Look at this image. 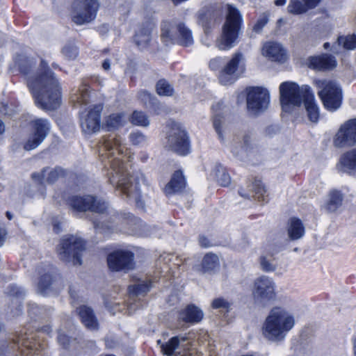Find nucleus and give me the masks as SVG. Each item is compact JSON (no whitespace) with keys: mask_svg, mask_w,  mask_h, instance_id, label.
<instances>
[{"mask_svg":"<svg viewBox=\"0 0 356 356\" xmlns=\"http://www.w3.org/2000/svg\"><path fill=\"white\" fill-rule=\"evenodd\" d=\"M15 62L19 71L27 76V86L35 104L44 110L58 108L61 102L60 87L47 63L42 59L37 71L31 73V69L35 65L32 58L19 55Z\"/></svg>","mask_w":356,"mask_h":356,"instance_id":"f257e3e1","label":"nucleus"},{"mask_svg":"<svg viewBox=\"0 0 356 356\" xmlns=\"http://www.w3.org/2000/svg\"><path fill=\"white\" fill-rule=\"evenodd\" d=\"M111 172L109 175V182L115 186L117 189L127 197L135 200L136 204L142 209L145 207V203L140 200V188L147 185L144 175L137 172L130 175L127 167L124 165L121 158L115 157L109 161Z\"/></svg>","mask_w":356,"mask_h":356,"instance_id":"f03ea898","label":"nucleus"},{"mask_svg":"<svg viewBox=\"0 0 356 356\" xmlns=\"http://www.w3.org/2000/svg\"><path fill=\"white\" fill-rule=\"evenodd\" d=\"M296 324L294 315L283 307H273L262 325V334L273 342L283 341Z\"/></svg>","mask_w":356,"mask_h":356,"instance_id":"7ed1b4c3","label":"nucleus"},{"mask_svg":"<svg viewBox=\"0 0 356 356\" xmlns=\"http://www.w3.org/2000/svg\"><path fill=\"white\" fill-rule=\"evenodd\" d=\"M227 10L222 34L216 40V47L220 50L229 49L234 46L241 23V16L236 8L229 5Z\"/></svg>","mask_w":356,"mask_h":356,"instance_id":"20e7f679","label":"nucleus"},{"mask_svg":"<svg viewBox=\"0 0 356 356\" xmlns=\"http://www.w3.org/2000/svg\"><path fill=\"white\" fill-rule=\"evenodd\" d=\"M314 83L318 89V95L327 110L334 111L341 106L342 90L337 83L328 79H318Z\"/></svg>","mask_w":356,"mask_h":356,"instance_id":"39448f33","label":"nucleus"},{"mask_svg":"<svg viewBox=\"0 0 356 356\" xmlns=\"http://www.w3.org/2000/svg\"><path fill=\"white\" fill-rule=\"evenodd\" d=\"M311 90L307 85L300 87L293 82L282 83L280 86V93L283 110L289 111L292 106H300Z\"/></svg>","mask_w":356,"mask_h":356,"instance_id":"423d86ee","label":"nucleus"},{"mask_svg":"<svg viewBox=\"0 0 356 356\" xmlns=\"http://www.w3.org/2000/svg\"><path fill=\"white\" fill-rule=\"evenodd\" d=\"M252 296L256 305L261 307L267 306L277 298L275 282L267 276L258 277L254 282Z\"/></svg>","mask_w":356,"mask_h":356,"instance_id":"0eeeda50","label":"nucleus"},{"mask_svg":"<svg viewBox=\"0 0 356 356\" xmlns=\"http://www.w3.org/2000/svg\"><path fill=\"white\" fill-rule=\"evenodd\" d=\"M85 250V243L82 239L74 236H70L62 239L58 252L60 259L73 265L82 264L81 255Z\"/></svg>","mask_w":356,"mask_h":356,"instance_id":"6e6552de","label":"nucleus"},{"mask_svg":"<svg viewBox=\"0 0 356 356\" xmlns=\"http://www.w3.org/2000/svg\"><path fill=\"white\" fill-rule=\"evenodd\" d=\"M245 71V58L242 53L236 52L224 66L219 74L221 84L228 86L234 83Z\"/></svg>","mask_w":356,"mask_h":356,"instance_id":"1a4fd4ad","label":"nucleus"},{"mask_svg":"<svg viewBox=\"0 0 356 356\" xmlns=\"http://www.w3.org/2000/svg\"><path fill=\"white\" fill-rule=\"evenodd\" d=\"M97 8L96 0H74L72 5V20L77 25L88 24L95 18Z\"/></svg>","mask_w":356,"mask_h":356,"instance_id":"9d476101","label":"nucleus"},{"mask_svg":"<svg viewBox=\"0 0 356 356\" xmlns=\"http://www.w3.org/2000/svg\"><path fill=\"white\" fill-rule=\"evenodd\" d=\"M69 204L76 211H86L104 213L107 209L106 202L102 198L94 195H74L70 197Z\"/></svg>","mask_w":356,"mask_h":356,"instance_id":"9b49d317","label":"nucleus"},{"mask_svg":"<svg viewBox=\"0 0 356 356\" xmlns=\"http://www.w3.org/2000/svg\"><path fill=\"white\" fill-rule=\"evenodd\" d=\"M247 109L251 115L265 111L269 105L270 97L267 90L261 87L247 88Z\"/></svg>","mask_w":356,"mask_h":356,"instance_id":"f8f14e48","label":"nucleus"},{"mask_svg":"<svg viewBox=\"0 0 356 356\" xmlns=\"http://www.w3.org/2000/svg\"><path fill=\"white\" fill-rule=\"evenodd\" d=\"M161 31L163 38L175 40L180 45L189 47L193 44L192 32L183 22L177 23L175 27L169 23H165Z\"/></svg>","mask_w":356,"mask_h":356,"instance_id":"ddd939ff","label":"nucleus"},{"mask_svg":"<svg viewBox=\"0 0 356 356\" xmlns=\"http://www.w3.org/2000/svg\"><path fill=\"white\" fill-rule=\"evenodd\" d=\"M102 109V104H95L87 112L81 114L80 124L84 134H92L99 130Z\"/></svg>","mask_w":356,"mask_h":356,"instance_id":"4468645a","label":"nucleus"},{"mask_svg":"<svg viewBox=\"0 0 356 356\" xmlns=\"http://www.w3.org/2000/svg\"><path fill=\"white\" fill-rule=\"evenodd\" d=\"M167 145L180 155H186L189 151L186 133L177 125H174L168 132Z\"/></svg>","mask_w":356,"mask_h":356,"instance_id":"2eb2a0df","label":"nucleus"},{"mask_svg":"<svg viewBox=\"0 0 356 356\" xmlns=\"http://www.w3.org/2000/svg\"><path fill=\"white\" fill-rule=\"evenodd\" d=\"M134 254L130 251L117 250L107 257L108 268L113 271H128L134 268Z\"/></svg>","mask_w":356,"mask_h":356,"instance_id":"dca6fc26","label":"nucleus"},{"mask_svg":"<svg viewBox=\"0 0 356 356\" xmlns=\"http://www.w3.org/2000/svg\"><path fill=\"white\" fill-rule=\"evenodd\" d=\"M33 134L24 145L27 151L35 149L42 143L49 131L50 124L47 120L39 118L33 121Z\"/></svg>","mask_w":356,"mask_h":356,"instance_id":"f3484780","label":"nucleus"},{"mask_svg":"<svg viewBox=\"0 0 356 356\" xmlns=\"http://www.w3.org/2000/svg\"><path fill=\"white\" fill-rule=\"evenodd\" d=\"M334 144L337 147L356 144V119L348 120L340 127L334 139Z\"/></svg>","mask_w":356,"mask_h":356,"instance_id":"a211bd4d","label":"nucleus"},{"mask_svg":"<svg viewBox=\"0 0 356 356\" xmlns=\"http://www.w3.org/2000/svg\"><path fill=\"white\" fill-rule=\"evenodd\" d=\"M21 346L25 349H22L21 353L23 355L28 356V353L26 351H33L38 350V346H40L38 342H36L34 339V337L32 334H28L26 332L20 333L15 337L11 339V341L9 346H7L6 351L9 352L12 349H21Z\"/></svg>","mask_w":356,"mask_h":356,"instance_id":"6ab92c4d","label":"nucleus"},{"mask_svg":"<svg viewBox=\"0 0 356 356\" xmlns=\"http://www.w3.org/2000/svg\"><path fill=\"white\" fill-rule=\"evenodd\" d=\"M241 196L251 199L254 198L258 201L268 202L267 191L261 180L254 179V181L248 186V191L241 188L239 191Z\"/></svg>","mask_w":356,"mask_h":356,"instance_id":"aec40b11","label":"nucleus"},{"mask_svg":"<svg viewBox=\"0 0 356 356\" xmlns=\"http://www.w3.org/2000/svg\"><path fill=\"white\" fill-rule=\"evenodd\" d=\"M309 67L316 70H331L337 66L335 58L330 54H322L309 58Z\"/></svg>","mask_w":356,"mask_h":356,"instance_id":"412c9836","label":"nucleus"},{"mask_svg":"<svg viewBox=\"0 0 356 356\" xmlns=\"http://www.w3.org/2000/svg\"><path fill=\"white\" fill-rule=\"evenodd\" d=\"M263 54L273 61L283 63L286 59L285 49L277 42H269L263 47Z\"/></svg>","mask_w":356,"mask_h":356,"instance_id":"4be33fe9","label":"nucleus"},{"mask_svg":"<svg viewBox=\"0 0 356 356\" xmlns=\"http://www.w3.org/2000/svg\"><path fill=\"white\" fill-rule=\"evenodd\" d=\"M100 143L102 147L106 151L109 152V154L112 156L115 155V151L118 152L119 155H121L126 150L125 147L122 143L121 138L115 134L104 136Z\"/></svg>","mask_w":356,"mask_h":356,"instance_id":"5701e85b","label":"nucleus"},{"mask_svg":"<svg viewBox=\"0 0 356 356\" xmlns=\"http://www.w3.org/2000/svg\"><path fill=\"white\" fill-rule=\"evenodd\" d=\"M220 262L218 257L213 253H207L203 257L202 264L193 267L194 270L200 273H214L218 269Z\"/></svg>","mask_w":356,"mask_h":356,"instance_id":"b1692460","label":"nucleus"},{"mask_svg":"<svg viewBox=\"0 0 356 356\" xmlns=\"http://www.w3.org/2000/svg\"><path fill=\"white\" fill-rule=\"evenodd\" d=\"M286 231L288 237L291 241L298 240L305 234L303 224L300 219L296 218H291L289 220Z\"/></svg>","mask_w":356,"mask_h":356,"instance_id":"393cba45","label":"nucleus"},{"mask_svg":"<svg viewBox=\"0 0 356 356\" xmlns=\"http://www.w3.org/2000/svg\"><path fill=\"white\" fill-rule=\"evenodd\" d=\"M320 0H291L288 6V10L291 13L301 14L308 9L318 6Z\"/></svg>","mask_w":356,"mask_h":356,"instance_id":"a878e982","label":"nucleus"},{"mask_svg":"<svg viewBox=\"0 0 356 356\" xmlns=\"http://www.w3.org/2000/svg\"><path fill=\"white\" fill-rule=\"evenodd\" d=\"M78 313L83 324L90 330H97L98 322L91 308L85 305L78 309Z\"/></svg>","mask_w":356,"mask_h":356,"instance_id":"bb28decb","label":"nucleus"},{"mask_svg":"<svg viewBox=\"0 0 356 356\" xmlns=\"http://www.w3.org/2000/svg\"><path fill=\"white\" fill-rule=\"evenodd\" d=\"M202 317V312L194 305H188L179 315V319L186 323H198Z\"/></svg>","mask_w":356,"mask_h":356,"instance_id":"cd10ccee","label":"nucleus"},{"mask_svg":"<svg viewBox=\"0 0 356 356\" xmlns=\"http://www.w3.org/2000/svg\"><path fill=\"white\" fill-rule=\"evenodd\" d=\"M307 113L308 119L312 122H316L319 118V108L316 102L315 97L311 90L306 95L303 102Z\"/></svg>","mask_w":356,"mask_h":356,"instance_id":"c85d7f7f","label":"nucleus"},{"mask_svg":"<svg viewBox=\"0 0 356 356\" xmlns=\"http://www.w3.org/2000/svg\"><path fill=\"white\" fill-rule=\"evenodd\" d=\"M186 185V181L182 172L180 170L175 172L170 181L165 187L166 195H170L181 191Z\"/></svg>","mask_w":356,"mask_h":356,"instance_id":"c756f323","label":"nucleus"},{"mask_svg":"<svg viewBox=\"0 0 356 356\" xmlns=\"http://www.w3.org/2000/svg\"><path fill=\"white\" fill-rule=\"evenodd\" d=\"M71 101L77 105H87L90 101L89 86L83 83L77 89L72 91Z\"/></svg>","mask_w":356,"mask_h":356,"instance_id":"7c9ffc66","label":"nucleus"},{"mask_svg":"<svg viewBox=\"0 0 356 356\" xmlns=\"http://www.w3.org/2000/svg\"><path fill=\"white\" fill-rule=\"evenodd\" d=\"M340 162L345 172L356 175V149H351L343 154Z\"/></svg>","mask_w":356,"mask_h":356,"instance_id":"2f4dec72","label":"nucleus"},{"mask_svg":"<svg viewBox=\"0 0 356 356\" xmlns=\"http://www.w3.org/2000/svg\"><path fill=\"white\" fill-rule=\"evenodd\" d=\"M44 274L40 275L38 284V292L41 294H45L47 290L51 285L53 282L56 278V275L51 268H48L47 270H44Z\"/></svg>","mask_w":356,"mask_h":356,"instance_id":"473e14b6","label":"nucleus"},{"mask_svg":"<svg viewBox=\"0 0 356 356\" xmlns=\"http://www.w3.org/2000/svg\"><path fill=\"white\" fill-rule=\"evenodd\" d=\"M125 124L124 113H112L105 118V126L108 131L115 130Z\"/></svg>","mask_w":356,"mask_h":356,"instance_id":"72a5a7b5","label":"nucleus"},{"mask_svg":"<svg viewBox=\"0 0 356 356\" xmlns=\"http://www.w3.org/2000/svg\"><path fill=\"white\" fill-rule=\"evenodd\" d=\"M342 202V194L339 191H332L324 207L328 212H334L341 206Z\"/></svg>","mask_w":356,"mask_h":356,"instance_id":"f704fd0d","label":"nucleus"},{"mask_svg":"<svg viewBox=\"0 0 356 356\" xmlns=\"http://www.w3.org/2000/svg\"><path fill=\"white\" fill-rule=\"evenodd\" d=\"M211 175L222 186H228L231 183V177L226 170L220 164H216L212 171Z\"/></svg>","mask_w":356,"mask_h":356,"instance_id":"c9c22d12","label":"nucleus"},{"mask_svg":"<svg viewBox=\"0 0 356 356\" xmlns=\"http://www.w3.org/2000/svg\"><path fill=\"white\" fill-rule=\"evenodd\" d=\"M152 286L151 281L143 280L137 284L129 287V293L131 297L144 296Z\"/></svg>","mask_w":356,"mask_h":356,"instance_id":"e433bc0d","label":"nucleus"},{"mask_svg":"<svg viewBox=\"0 0 356 356\" xmlns=\"http://www.w3.org/2000/svg\"><path fill=\"white\" fill-rule=\"evenodd\" d=\"M212 122L213 127L215 129L218 138L223 142L225 140V133L226 129L224 117L220 113H216L213 115Z\"/></svg>","mask_w":356,"mask_h":356,"instance_id":"4c0bfd02","label":"nucleus"},{"mask_svg":"<svg viewBox=\"0 0 356 356\" xmlns=\"http://www.w3.org/2000/svg\"><path fill=\"white\" fill-rule=\"evenodd\" d=\"M151 40L150 30L147 28H142L135 35L134 41L136 45L140 48H145Z\"/></svg>","mask_w":356,"mask_h":356,"instance_id":"58836bf2","label":"nucleus"},{"mask_svg":"<svg viewBox=\"0 0 356 356\" xmlns=\"http://www.w3.org/2000/svg\"><path fill=\"white\" fill-rule=\"evenodd\" d=\"M156 92L161 96H172L174 93L173 87L165 79L159 80L156 86Z\"/></svg>","mask_w":356,"mask_h":356,"instance_id":"ea45409f","label":"nucleus"},{"mask_svg":"<svg viewBox=\"0 0 356 356\" xmlns=\"http://www.w3.org/2000/svg\"><path fill=\"white\" fill-rule=\"evenodd\" d=\"M261 269L265 272H273L276 269L277 264L275 258L271 255H266L260 257Z\"/></svg>","mask_w":356,"mask_h":356,"instance_id":"a19ab883","label":"nucleus"},{"mask_svg":"<svg viewBox=\"0 0 356 356\" xmlns=\"http://www.w3.org/2000/svg\"><path fill=\"white\" fill-rule=\"evenodd\" d=\"M337 42L346 49L353 50L356 48V36L355 35L340 36L338 38Z\"/></svg>","mask_w":356,"mask_h":356,"instance_id":"79ce46f5","label":"nucleus"},{"mask_svg":"<svg viewBox=\"0 0 356 356\" xmlns=\"http://www.w3.org/2000/svg\"><path fill=\"white\" fill-rule=\"evenodd\" d=\"M62 54L67 59L74 60L79 55V48L74 42H70L63 47Z\"/></svg>","mask_w":356,"mask_h":356,"instance_id":"37998d69","label":"nucleus"},{"mask_svg":"<svg viewBox=\"0 0 356 356\" xmlns=\"http://www.w3.org/2000/svg\"><path fill=\"white\" fill-rule=\"evenodd\" d=\"M63 175L64 170L61 168L56 167L51 169L49 168L46 175V182L48 184H54Z\"/></svg>","mask_w":356,"mask_h":356,"instance_id":"c03bdc74","label":"nucleus"},{"mask_svg":"<svg viewBox=\"0 0 356 356\" xmlns=\"http://www.w3.org/2000/svg\"><path fill=\"white\" fill-rule=\"evenodd\" d=\"M132 124L138 126L147 127L149 125V120L145 113L140 111H134L131 117Z\"/></svg>","mask_w":356,"mask_h":356,"instance_id":"a18cd8bd","label":"nucleus"},{"mask_svg":"<svg viewBox=\"0 0 356 356\" xmlns=\"http://www.w3.org/2000/svg\"><path fill=\"white\" fill-rule=\"evenodd\" d=\"M211 20V13L207 8H202L198 13V22L204 28L205 31Z\"/></svg>","mask_w":356,"mask_h":356,"instance_id":"49530a36","label":"nucleus"},{"mask_svg":"<svg viewBox=\"0 0 356 356\" xmlns=\"http://www.w3.org/2000/svg\"><path fill=\"white\" fill-rule=\"evenodd\" d=\"M138 97L147 106L151 107L156 104V99L146 90L140 91Z\"/></svg>","mask_w":356,"mask_h":356,"instance_id":"de8ad7c7","label":"nucleus"},{"mask_svg":"<svg viewBox=\"0 0 356 356\" xmlns=\"http://www.w3.org/2000/svg\"><path fill=\"white\" fill-rule=\"evenodd\" d=\"M211 307L213 309H221L227 312L230 307V303L222 298H218L212 301Z\"/></svg>","mask_w":356,"mask_h":356,"instance_id":"09e8293b","label":"nucleus"},{"mask_svg":"<svg viewBox=\"0 0 356 356\" xmlns=\"http://www.w3.org/2000/svg\"><path fill=\"white\" fill-rule=\"evenodd\" d=\"M268 22V16L264 13L257 19L256 24L253 26V31L256 33H260Z\"/></svg>","mask_w":356,"mask_h":356,"instance_id":"8fccbe9b","label":"nucleus"},{"mask_svg":"<svg viewBox=\"0 0 356 356\" xmlns=\"http://www.w3.org/2000/svg\"><path fill=\"white\" fill-rule=\"evenodd\" d=\"M130 141L134 145L143 144L145 140V136L140 132H134L129 135Z\"/></svg>","mask_w":356,"mask_h":356,"instance_id":"3c124183","label":"nucleus"},{"mask_svg":"<svg viewBox=\"0 0 356 356\" xmlns=\"http://www.w3.org/2000/svg\"><path fill=\"white\" fill-rule=\"evenodd\" d=\"M48 170L49 168H44L40 172L32 173V179L38 184H42L44 181H46V175Z\"/></svg>","mask_w":356,"mask_h":356,"instance_id":"603ef678","label":"nucleus"},{"mask_svg":"<svg viewBox=\"0 0 356 356\" xmlns=\"http://www.w3.org/2000/svg\"><path fill=\"white\" fill-rule=\"evenodd\" d=\"M10 296H14L16 298H20L24 296V292L17 286L11 285L8 288V292Z\"/></svg>","mask_w":356,"mask_h":356,"instance_id":"864d4df0","label":"nucleus"},{"mask_svg":"<svg viewBox=\"0 0 356 356\" xmlns=\"http://www.w3.org/2000/svg\"><path fill=\"white\" fill-rule=\"evenodd\" d=\"M58 341L64 348H67L70 343V338L66 334L61 332L58 334Z\"/></svg>","mask_w":356,"mask_h":356,"instance_id":"5fc2aeb1","label":"nucleus"},{"mask_svg":"<svg viewBox=\"0 0 356 356\" xmlns=\"http://www.w3.org/2000/svg\"><path fill=\"white\" fill-rule=\"evenodd\" d=\"M222 63V61L220 58H213L209 62V67L212 70H218L221 67Z\"/></svg>","mask_w":356,"mask_h":356,"instance_id":"6e6d98bb","label":"nucleus"},{"mask_svg":"<svg viewBox=\"0 0 356 356\" xmlns=\"http://www.w3.org/2000/svg\"><path fill=\"white\" fill-rule=\"evenodd\" d=\"M0 112L5 115H12L14 111L7 104L2 103L0 107Z\"/></svg>","mask_w":356,"mask_h":356,"instance_id":"4d7b16f0","label":"nucleus"},{"mask_svg":"<svg viewBox=\"0 0 356 356\" xmlns=\"http://www.w3.org/2000/svg\"><path fill=\"white\" fill-rule=\"evenodd\" d=\"M94 227L95 229H112L114 228L115 225H107L104 222H94Z\"/></svg>","mask_w":356,"mask_h":356,"instance_id":"13d9d810","label":"nucleus"},{"mask_svg":"<svg viewBox=\"0 0 356 356\" xmlns=\"http://www.w3.org/2000/svg\"><path fill=\"white\" fill-rule=\"evenodd\" d=\"M42 309L40 308L37 305L33 304L30 306L29 312L31 315H39L41 314Z\"/></svg>","mask_w":356,"mask_h":356,"instance_id":"bf43d9fd","label":"nucleus"},{"mask_svg":"<svg viewBox=\"0 0 356 356\" xmlns=\"http://www.w3.org/2000/svg\"><path fill=\"white\" fill-rule=\"evenodd\" d=\"M199 243L202 247L207 248L211 245L209 240L204 236H200Z\"/></svg>","mask_w":356,"mask_h":356,"instance_id":"052dcab7","label":"nucleus"},{"mask_svg":"<svg viewBox=\"0 0 356 356\" xmlns=\"http://www.w3.org/2000/svg\"><path fill=\"white\" fill-rule=\"evenodd\" d=\"M111 60L109 59H105L102 63V68L105 71H108L111 69Z\"/></svg>","mask_w":356,"mask_h":356,"instance_id":"680f3d73","label":"nucleus"},{"mask_svg":"<svg viewBox=\"0 0 356 356\" xmlns=\"http://www.w3.org/2000/svg\"><path fill=\"white\" fill-rule=\"evenodd\" d=\"M4 235V232L0 228V247L3 245Z\"/></svg>","mask_w":356,"mask_h":356,"instance_id":"e2e57ef3","label":"nucleus"},{"mask_svg":"<svg viewBox=\"0 0 356 356\" xmlns=\"http://www.w3.org/2000/svg\"><path fill=\"white\" fill-rule=\"evenodd\" d=\"M275 3L277 6H282L285 3V0H275Z\"/></svg>","mask_w":356,"mask_h":356,"instance_id":"0e129e2a","label":"nucleus"},{"mask_svg":"<svg viewBox=\"0 0 356 356\" xmlns=\"http://www.w3.org/2000/svg\"><path fill=\"white\" fill-rule=\"evenodd\" d=\"M5 130V127L3 123L0 120V134H2Z\"/></svg>","mask_w":356,"mask_h":356,"instance_id":"69168bd1","label":"nucleus"},{"mask_svg":"<svg viewBox=\"0 0 356 356\" xmlns=\"http://www.w3.org/2000/svg\"><path fill=\"white\" fill-rule=\"evenodd\" d=\"M353 352L354 356H356V337L353 339Z\"/></svg>","mask_w":356,"mask_h":356,"instance_id":"338daca9","label":"nucleus"},{"mask_svg":"<svg viewBox=\"0 0 356 356\" xmlns=\"http://www.w3.org/2000/svg\"><path fill=\"white\" fill-rule=\"evenodd\" d=\"M6 216L8 217V218L9 220H11L13 218V214H11V213L9 212V211L6 212Z\"/></svg>","mask_w":356,"mask_h":356,"instance_id":"774afa93","label":"nucleus"}]
</instances>
